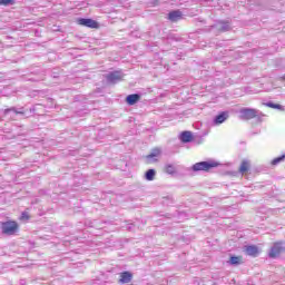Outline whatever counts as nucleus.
<instances>
[{"instance_id":"f257e3e1","label":"nucleus","mask_w":285,"mask_h":285,"mask_svg":"<svg viewBox=\"0 0 285 285\" xmlns=\"http://www.w3.org/2000/svg\"><path fill=\"white\" fill-rule=\"evenodd\" d=\"M262 117H264V115L257 109L242 108L239 110V119H242L243 121H250V119H257L258 124H262Z\"/></svg>"},{"instance_id":"f03ea898","label":"nucleus","mask_w":285,"mask_h":285,"mask_svg":"<svg viewBox=\"0 0 285 285\" xmlns=\"http://www.w3.org/2000/svg\"><path fill=\"white\" fill-rule=\"evenodd\" d=\"M2 235H17L19 233V224L14 220H7L1 225Z\"/></svg>"},{"instance_id":"7ed1b4c3","label":"nucleus","mask_w":285,"mask_h":285,"mask_svg":"<svg viewBox=\"0 0 285 285\" xmlns=\"http://www.w3.org/2000/svg\"><path fill=\"white\" fill-rule=\"evenodd\" d=\"M217 166H219V163L217 161H200V163H196L195 165L191 166V170L194 173H199L202 170H204L205 173H208V170H210V168H217Z\"/></svg>"},{"instance_id":"20e7f679","label":"nucleus","mask_w":285,"mask_h":285,"mask_svg":"<svg viewBox=\"0 0 285 285\" xmlns=\"http://www.w3.org/2000/svg\"><path fill=\"white\" fill-rule=\"evenodd\" d=\"M107 83L115 86V83H119V81L124 80V72L116 70V71H110L106 75H104Z\"/></svg>"},{"instance_id":"39448f33","label":"nucleus","mask_w":285,"mask_h":285,"mask_svg":"<svg viewBox=\"0 0 285 285\" xmlns=\"http://www.w3.org/2000/svg\"><path fill=\"white\" fill-rule=\"evenodd\" d=\"M215 28L218 30V32H228L232 30L229 21L220 20V21H217V23L205 29V32H213V30H215Z\"/></svg>"},{"instance_id":"423d86ee","label":"nucleus","mask_w":285,"mask_h":285,"mask_svg":"<svg viewBox=\"0 0 285 285\" xmlns=\"http://www.w3.org/2000/svg\"><path fill=\"white\" fill-rule=\"evenodd\" d=\"M283 253H285L284 243L282 242L274 243V245L269 249L268 257L271 259H277V257H279V255H282Z\"/></svg>"},{"instance_id":"0eeeda50","label":"nucleus","mask_w":285,"mask_h":285,"mask_svg":"<svg viewBox=\"0 0 285 285\" xmlns=\"http://www.w3.org/2000/svg\"><path fill=\"white\" fill-rule=\"evenodd\" d=\"M159 157H161V148H153L149 155L145 157L146 164H157V161H159Z\"/></svg>"},{"instance_id":"6e6552de","label":"nucleus","mask_w":285,"mask_h":285,"mask_svg":"<svg viewBox=\"0 0 285 285\" xmlns=\"http://www.w3.org/2000/svg\"><path fill=\"white\" fill-rule=\"evenodd\" d=\"M78 23L79 26H83L85 28H92V29L99 28V22L90 18H79Z\"/></svg>"},{"instance_id":"1a4fd4ad","label":"nucleus","mask_w":285,"mask_h":285,"mask_svg":"<svg viewBox=\"0 0 285 285\" xmlns=\"http://www.w3.org/2000/svg\"><path fill=\"white\" fill-rule=\"evenodd\" d=\"M167 19L171 21V23H177V21L184 19V13L180 10H174L168 13Z\"/></svg>"},{"instance_id":"9d476101","label":"nucleus","mask_w":285,"mask_h":285,"mask_svg":"<svg viewBox=\"0 0 285 285\" xmlns=\"http://www.w3.org/2000/svg\"><path fill=\"white\" fill-rule=\"evenodd\" d=\"M245 253L246 255H249V257H258L259 247H257L256 245H247L245 246Z\"/></svg>"},{"instance_id":"9b49d317","label":"nucleus","mask_w":285,"mask_h":285,"mask_svg":"<svg viewBox=\"0 0 285 285\" xmlns=\"http://www.w3.org/2000/svg\"><path fill=\"white\" fill-rule=\"evenodd\" d=\"M119 284H130L132 282V273L125 271L120 273Z\"/></svg>"},{"instance_id":"f8f14e48","label":"nucleus","mask_w":285,"mask_h":285,"mask_svg":"<svg viewBox=\"0 0 285 285\" xmlns=\"http://www.w3.org/2000/svg\"><path fill=\"white\" fill-rule=\"evenodd\" d=\"M193 132L191 131H183L179 135V140L183 144H190V141H194Z\"/></svg>"},{"instance_id":"ddd939ff","label":"nucleus","mask_w":285,"mask_h":285,"mask_svg":"<svg viewBox=\"0 0 285 285\" xmlns=\"http://www.w3.org/2000/svg\"><path fill=\"white\" fill-rule=\"evenodd\" d=\"M140 99V94H131L126 97V104H128V106H135V104L139 102Z\"/></svg>"},{"instance_id":"4468645a","label":"nucleus","mask_w":285,"mask_h":285,"mask_svg":"<svg viewBox=\"0 0 285 285\" xmlns=\"http://www.w3.org/2000/svg\"><path fill=\"white\" fill-rule=\"evenodd\" d=\"M10 112H13L14 115H26V109L23 107H11L3 110L4 116L10 115Z\"/></svg>"},{"instance_id":"2eb2a0df","label":"nucleus","mask_w":285,"mask_h":285,"mask_svg":"<svg viewBox=\"0 0 285 285\" xmlns=\"http://www.w3.org/2000/svg\"><path fill=\"white\" fill-rule=\"evenodd\" d=\"M226 119H228V111H222L214 118V124L216 125L224 124Z\"/></svg>"},{"instance_id":"dca6fc26","label":"nucleus","mask_w":285,"mask_h":285,"mask_svg":"<svg viewBox=\"0 0 285 285\" xmlns=\"http://www.w3.org/2000/svg\"><path fill=\"white\" fill-rule=\"evenodd\" d=\"M157 176V170L155 169H148L146 173H145V179L147 181H155V177Z\"/></svg>"},{"instance_id":"f3484780","label":"nucleus","mask_w":285,"mask_h":285,"mask_svg":"<svg viewBox=\"0 0 285 285\" xmlns=\"http://www.w3.org/2000/svg\"><path fill=\"white\" fill-rule=\"evenodd\" d=\"M165 173H167V175H175L177 173V167H175L174 164H166Z\"/></svg>"},{"instance_id":"a211bd4d","label":"nucleus","mask_w":285,"mask_h":285,"mask_svg":"<svg viewBox=\"0 0 285 285\" xmlns=\"http://www.w3.org/2000/svg\"><path fill=\"white\" fill-rule=\"evenodd\" d=\"M228 264L230 266H239L242 264V256H230Z\"/></svg>"},{"instance_id":"6ab92c4d","label":"nucleus","mask_w":285,"mask_h":285,"mask_svg":"<svg viewBox=\"0 0 285 285\" xmlns=\"http://www.w3.org/2000/svg\"><path fill=\"white\" fill-rule=\"evenodd\" d=\"M265 106H267V108H274L275 110H285L284 106L275 104L273 101L266 102Z\"/></svg>"},{"instance_id":"aec40b11","label":"nucleus","mask_w":285,"mask_h":285,"mask_svg":"<svg viewBox=\"0 0 285 285\" xmlns=\"http://www.w3.org/2000/svg\"><path fill=\"white\" fill-rule=\"evenodd\" d=\"M248 168H250L248 160H243L239 167V173L244 175V173H248Z\"/></svg>"},{"instance_id":"412c9836","label":"nucleus","mask_w":285,"mask_h":285,"mask_svg":"<svg viewBox=\"0 0 285 285\" xmlns=\"http://www.w3.org/2000/svg\"><path fill=\"white\" fill-rule=\"evenodd\" d=\"M284 159H285V155L274 158L272 160V166H277V164H282V161H284Z\"/></svg>"},{"instance_id":"4be33fe9","label":"nucleus","mask_w":285,"mask_h":285,"mask_svg":"<svg viewBox=\"0 0 285 285\" xmlns=\"http://www.w3.org/2000/svg\"><path fill=\"white\" fill-rule=\"evenodd\" d=\"M16 0H0V6H14Z\"/></svg>"},{"instance_id":"5701e85b","label":"nucleus","mask_w":285,"mask_h":285,"mask_svg":"<svg viewBox=\"0 0 285 285\" xmlns=\"http://www.w3.org/2000/svg\"><path fill=\"white\" fill-rule=\"evenodd\" d=\"M30 219V214L28 212H22L20 215V222H28Z\"/></svg>"},{"instance_id":"b1692460","label":"nucleus","mask_w":285,"mask_h":285,"mask_svg":"<svg viewBox=\"0 0 285 285\" xmlns=\"http://www.w3.org/2000/svg\"><path fill=\"white\" fill-rule=\"evenodd\" d=\"M37 110V107L30 108V112H35Z\"/></svg>"},{"instance_id":"393cba45","label":"nucleus","mask_w":285,"mask_h":285,"mask_svg":"<svg viewBox=\"0 0 285 285\" xmlns=\"http://www.w3.org/2000/svg\"><path fill=\"white\" fill-rule=\"evenodd\" d=\"M128 230H132V224L127 227Z\"/></svg>"},{"instance_id":"a878e982","label":"nucleus","mask_w":285,"mask_h":285,"mask_svg":"<svg viewBox=\"0 0 285 285\" xmlns=\"http://www.w3.org/2000/svg\"><path fill=\"white\" fill-rule=\"evenodd\" d=\"M20 284H21V285H26V279H21V281H20Z\"/></svg>"},{"instance_id":"bb28decb","label":"nucleus","mask_w":285,"mask_h":285,"mask_svg":"<svg viewBox=\"0 0 285 285\" xmlns=\"http://www.w3.org/2000/svg\"><path fill=\"white\" fill-rule=\"evenodd\" d=\"M202 141H204V138L199 137L198 144H202Z\"/></svg>"},{"instance_id":"cd10ccee","label":"nucleus","mask_w":285,"mask_h":285,"mask_svg":"<svg viewBox=\"0 0 285 285\" xmlns=\"http://www.w3.org/2000/svg\"><path fill=\"white\" fill-rule=\"evenodd\" d=\"M200 23H206V20H199Z\"/></svg>"},{"instance_id":"c85d7f7f","label":"nucleus","mask_w":285,"mask_h":285,"mask_svg":"<svg viewBox=\"0 0 285 285\" xmlns=\"http://www.w3.org/2000/svg\"><path fill=\"white\" fill-rule=\"evenodd\" d=\"M0 121H3V118L0 117Z\"/></svg>"}]
</instances>
